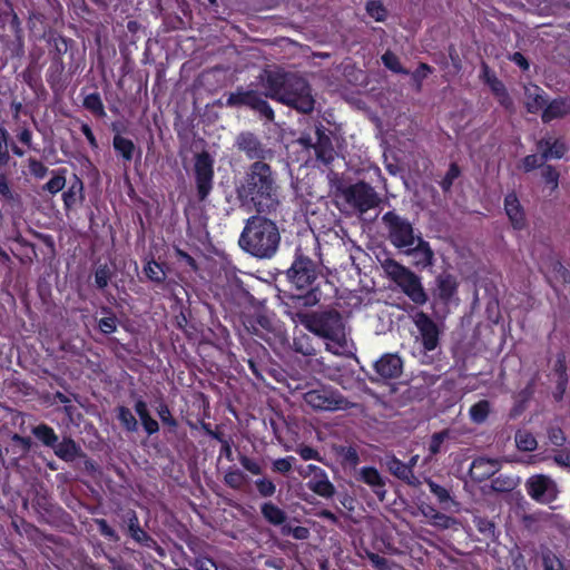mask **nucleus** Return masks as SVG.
I'll list each match as a JSON object with an SVG mask.
<instances>
[{"label":"nucleus","instance_id":"864d4df0","mask_svg":"<svg viewBox=\"0 0 570 570\" xmlns=\"http://www.w3.org/2000/svg\"><path fill=\"white\" fill-rule=\"evenodd\" d=\"M382 60L389 69L395 71V72H403L406 73V71L401 67V63L397 59V57L391 52H386L383 55Z\"/></svg>","mask_w":570,"mask_h":570},{"label":"nucleus","instance_id":"052dcab7","mask_svg":"<svg viewBox=\"0 0 570 570\" xmlns=\"http://www.w3.org/2000/svg\"><path fill=\"white\" fill-rule=\"evenodd\" d=\"M239 462L242 464V466L247 470L248 472H250L252 474H261L262 473V469H261V465L255 462L254 460L245 456V455H242L239 458Z\"/></svg>","mask_w":570,"mask_h":570},{"label":"nucleus","instance_id":"473e14b6","mask_svg":"<svg viewBox=\"0 0 570 570\" xmlns=\"http://www.w3.org/2000/svg\"><path fill=\"white\" fill-rule=\"evenodd\" d=\"M519 482V478L501 474L492 480L491 487L497 492H510Z\"/></svg>","mask_w":570,"mask_h":570},{"label":"nucleus","instance_id":"f03ea898","mask_svg":"<svg viewBox=\"0 0 570 570\" xmlns=\"http://www.w3.org/2000/svg\"><path fill=\"white\" fill-rule=\"evenodd\" d=\"M243 204H252L258 213L269 214L279 205V186L269 165L253 163L237 189Z\"/></svg>","mask_w":570,"mask_h":570},{"label":"nucleus","instance_id":"423d86ee","mask_svg":"<svg viewBox=\"0 0 570 570\" xmlns=\"http://www.w3.org/2000/svg\"><path fill=\"white\" fill-rule=\"evenodd\" d=\"M382 222L387 229L391 244L403 252L421 237L420 234L414 232L412 224L406 218L394 212L384 214Z\"/></svg>","mask_w":570,"mask_h":570},{"label":"nucleus","instance_id":"6e6552de","mask_svg":"<svg viewBox=\"0 0 570 570\" xmlns=\"http://www.w3.org/2000/svg\"><path fill=\"white\" fill-rule=\"evenodd\" d=\"M342 197L353 209L360 213H365L376 207L381 202L374 188L363 181L344 188Z\"/></svg>","mask_w":570,"mask_h":570},{"label":"nucleus","instance_id":"0eeeda50","mask_svg":"<svg viewBox=\"0 0 570 570\" xmlns=\"http://www.w3.org/2000/svg\"><path fill=\"white\" fill-rule=\"evenodd\" d=\"M305 403L315 411H340L351 407L341 393L330 386H321L304 393Z\"/></svg>","mask_w":570,"mask_h":570},{"label":"nucleus","instance_id":"2eb2a0df","mask_svg":"<svg viewBox=\"0 0 570 570\" xmlns=\"http://www.w3.org/2000/svg\"><path fill=\"white\" fill-rule=\"evenodd\" d=\"M537 149L542 159H560L567 154L568 146L561 138L546 136L537 142Z\"/></svg>","mask_w":570,"mask_h":570},{"label":"nucleus","instance_id":"72a5a7b5","mask_svg":"<svg viewBox=\"0 0 570 570\" xmlns=\"http://www.w3.org/2000/svg\"><path fill=\"white\" fill-rule=\"evenodd\" d=\"M450 438V431L443 430L441 432L434 433L431 436L429 444V455L425 459L426 461H431L434 455L441 452L443 443Z\"/></svg>","mask_w":570,"mask_h":570},{"label":"nucleus","instance_id":"39448f33","mask_svg":"<svg viewBox=\"0 0 570 570\" xmlns=\"http://www.w3.org/2000/svg\"><path fill=\"white\" fill-rule=\"evenodd\" d=\"M382 268L390 279L415 304L423 305L428 301L420 277L399 262L386 258Z\"/></svg>","mask_w":570,"mask_h":570},{"label":"nucleus","instance_id":"4be33fe9","mask_svg":"<svg viewBox=\"0 0 570 570\" xmlns=\"http://www.w3.org/2000/svg\"><path fill=\"white\" fill-rule=\"evenodd\" d=\"M360 479L373 489L381 499L384 498L385 482L375 468L365 466L360 470Z\"/></svg>","mask_w":570,"mask_h":570},{"label":"nucleus","instance_id":"5fc2aeb1","mask_svg":"<svg viewBox=\"0 0 570 570\" xmlns=\"http://www.w3.org/2000/svg\"><path fill=\"white\" fill-rule=\"evenodd\" d=\"M426 482L430 488V491L439 499L440 502H445L450 500V494L446 489L439 485L432 480H428Z\"/></svg>","mask_w":570,"mask_h":570},{"label":"nucleus","instance_id":"0e129e2a","mask_svg":"<svg viewBox=\"0 0 570 570\" xmlns=\"http://www.w3.org/2000/svg\"><path fill=\"white\" fill-rule=\"evenodd\" d=\"M157 413L164 423L173 426L176 425V421L173 419L167 405L160 404L157 409Z\"/></svg>","mask_w":570,"mask_h":570},{"label":"nucleus","instance_id":"c756f323","mask_svg":"<svg viewBox=\"0 0 570 570\" xmlns=\"http://www.w3.org/2000/svg\"><path fill=\"white\" fill-rule=\"evenodd\" d=\"M115 150L121 155L126 161H130L134 157L135 145L130 139L116 135L112 140Z\"/></svg>","mask_w":570,"mask_h":570},{"label":"nucleus","instance_id":"a18cd8bd","mask_svg":"<svg viewBox=\"0 0 570 570\" xmlns=\"http://www.w3.org/2000/svg\"><path fill=\"white\" fill-rule=\"evenodd\" d=\"M547 159H542L541 158V155L538 156V155H528L527 157L523 158L522 160V165H521V168L529 173L538 167H541L544 166L543 163L546 161Z\"/></svg>","mask_w":570,"mask_h":570},{"label":"nucleus","instance_id":"b1692460","mask_svg":"<svg viewBox=\"0 0 570 570\" xmlns=\"http://www.w3.org/2000/svg\"><path fill=\"white\" fill-rule=\"evenodd\" d=\"M524 104L529 112L535 114L541 110L546 105L543 91L535 85H530L524 88Z\"/></svg>","mask_w":570,"mask_h":570},{"label":"nucleus","instance_id":"9b49d317","mask_svg":"<svg viewBox=\"0 0 570 570\" xmlns=\"http://www.w3.org/2000/svg\"><path fill=\"white\" fill-rule=\"evenodd\" d=\"M214 160L208 153H202L195 159V175L198 196L205 199L213 187Z\"/></svg>","mask_w":570,"mask_h":570},{"label":"nucleus","instance_id":"09e8293b","mask_svg":"<svg viewBox=\"0 0 570 570\" xmlns=\"http://www.w3.org/2000/svg\"><path fill=\"white\" fill-rule=\"evenodd\" d=\"M556 371L559 374L558 389L560 391V395L557 399H560L561 395L563 394V392L566 391V385H567L566 366H564L562 357L558 358L557 364H556Z\"/></svg>","mask_w":570,"mask_h":570},{"label":"nucleus","instance_id":"58836bf2","mask_svg":"<svg viewBox=\"0 0 570 570\" xmlns=\"http://www.w3.org/2000/svg\"><path fill=\"white\" fill-rule=\"evenodd\" d=\"M118 420L121 425L130 432H135L138 429V423L131 411L125 406L118 409Z\"/></svg>","mask_w":570,"mask_h":570},{"label":"nucleus","instance_id":"9d476101","mask_svg":"<svg viewBox=\"0 0 570 570\" xmlns=\"http://www.w3.org/2000/svg\"><path fill=\"white\" fill-rule=\"evenodd\" d=\"M226 104L232 107L248 106L252 109L257 110L268 120L274 119V111L272 107L254 90H237L236 92H232L229 94Z\"/></svg>","mask_w":570,"mask_h":570},{"label":"nucleus","instance_id":"e2e57ef3","mask_svg":"<svg viewBox=\"0 0 570 570\" xmlns=\"http://www.w3.org/2000/svg\"><path fill=\"white\" fill-rule=\"evenodd\" d=\"M368 559L371 563L379 570H390V564L387 559L381 557L376 553H368Z\"/></svg>","mask_w":570,"mask_h":570},{"label":"nucleus","instance_id":"49530a36","mask_svg":"<svg viewBox=\"0 0 570 570\" xmlns=\"http://www.w3.org/2000/svg\"><path fill=\"white\" fill-rule=\"evenodd\" d=\"M255 484L258 492L263 497H272L276 491L275 484L271 480L265 478L256 480Z\"/></svg>","mask_w":570,"mask_h":570},{"label":"nucleus","instance_id":"412c9836","mask_svg":"<svg viewBox=\"0 0 570 570\" xmlns=\"http://www.w3.org/2000/svg\"><path fill=\"white\" fill-rule=\"evenodd\" d=\"M316 136L317 140L314 145L316 157L324 164H330L334 159L335 154L331 138L321 128L316 129Z\"/></svg>","mask_w":570,"mask_h":570},{"label":"nucleus","instance_id":"aec40b11","mask_svg":"<svg viewBox=\"0 0 570 570\" xmlns=\"http://www.w3.org/2000/svg\"><path fill=\"white\" fill-rule=\"evenodd\" d=\"M386 466L393 475L405 481L407 484L413 487L419 485L420 481L414 475L413 471H411V466L405 465L401 460L392 456L386 461Z\"/></svg>","mask_w":570,"mask_h":570},{"label":"nucleus","instance_id":"7c9ffc66","mask_svg":"<svg viewBox=\"0 0 570 570\" xmlns=\"http://www.w3.org/2000/svg\"><path fill=\"white\" fill-rule=\"evenodd\" d=\"M491 411V404L487 400H481L473 404L469 410V415L472 422L481 424L485 422Z\"/></svg>","mask_w":570,"mask_h":570},{"label":"nucleus","instance_id":"6e6d98bb","mask_svg":"<svg viewBox=\"0 0 570 570\" xmlns=\"http://www.w3.org/2000/svg\"><path fill=\"white\" fill-rule=\"evenodd\" d=\"M193 567L196 570H218L215 561L207 557H198L195 559Z\"/></svg>","mask_w":570,"mask_h":570},{"label":"nucleus","instance_id":"4c0bfd02","mask_svg":"<svg viewBox=\"0 0 570 570\" xmlns=\"http://www.w3.org/2000/svg\"><path fill=\"white\" fill-rule=\"evenodd\" d=\"M293 299L299 306H314L321 301V292L317 287H312L305 295L294 296Z\"/></svg>","mask_w":570,"mask_h":570},{"label":"nucleus","instance_id":"cd10ccee","mask_svg":"<svg viewBox=\"0 0 570 570\" xmlns=\"http://www.w3.org/2000/svg\"><path fill=\"white\" fill-rule=\"evenodd\" d=\"M263 517L274 525H281L286 521V513L272 502H266L261 508Z\"/></svg>","mask_w":570,"mask_h":570},{"label":"nucleus","instance_id":"603ef678","mask_svg":"<svg viewBox=\"0 0 570 570\" xmlns=\"http://www.w3.org/2000/svg\"><path fill=\"white\" fill-rule=\"evenodd\" d=\"M110 279L109 268L105 266H99L95 273V283L99 288H105L108 285Z\"/></svg>","mask_w":570,"mask_h":570},{"label":"nucleus","instance_id":"69168bd1","mask_svg":"<svg viewBox=\"0 0 570 570\" xmlns=\"http://www.w3.org/2000/svg\"><path fill=\"white\" fill-rule=\"evenodd\" d=\"M96 523H97L98 529L102 535L108 537L114 540H117V534H116L115 530L108 525L106 520L98 519V520H96Z\"/></svg>","mask_w":570,"mask_h":570},{"label":"nucleus","instance_id":"bf43d9fd","mask_svg":"<svg viewBox=\"0 0 570 570\" xmlns=\"http://www.w3.org/2000/svg\"><path fill=\"white\" fill-rule=\"evenodd\" d=\"M295 460L293 456L277 459L273 463V469L281 473H287L292 469V462Z\"/></svg>","mask_w":570,"mask_h":570},{"label":"nucleus","instance_id":"774afa93","mask_svg":"<svg viewBox=\"0 0 570 570\" xmlns=\"http://www.w3.org/2000/svg\"><path fill=\"white\" fill-rule=\"evenodd\" d=\"M553 459L558 465L570 468V449L559 452Z\"/></svg>","mask_w":570,"mask_h":570},{"label":"nucleus","instance_id":"a19ab883","mask_svg":"<svg viewBox=\"0 0 570 570\" xmlns=\"http://www.w3.org/2000/svg\"><path fill=\"white\" fill-rule=\"evenodd\" d=\"M83 106L98 116H105L102 101L98 94H90L85 97Z\"/></svg>","mask_w":570,"mask_h":570},{"label":"nucleus","instance_id":"dca6fc26","mask_svg":"<svg viewBox=\"0 0 570 570\" xmlns=\"http://www.w3.org/2000/svg\"><path fill=\"white\" fill-rule=\"evenodd\" d=\"M501 469V462L497 459L478 458L470 468V475L474 481L482 482L494 475Z\"/></svg>","mask_w":570,"mask_h":570},{"label":"nucleus","instance_id":"8fccbe9b","mask_svg":"<svg viewBox=\"0 0 570 570\" xmlns=\"http://www.w3.org/2000/svg\"><path fill=\"white\" fill-rule=\"evenodd\" d=\"M65 185H66L65 176L56 175L45 185L43 188L46 190H48L50 194H57L65 187Z\"/></svg>","mask_w":570,"mask_h":570},{"label":"nucleus","instance_id":"4468645a","mask_svg":"<svg viewBox=\"0 0 570 570\" xmlns=\"http://www.w3.org/2000/svg\"><path fill=\"white\" fill-rule=\"evenodd\" d=\"M413 322L421 334L424 348L433 351L439 343V331L435 323L423 312H417L413 316Z\"/></svg>","mask_w":570,"mask_h":570},{"label":"nucleus","instance_id":"13d9d810","mask_svg":"<svg viewBox=\"0 0 570 570\" xmlns=\"http://www.w3.org/2000/svg\"><path fill=\"white\" fill-rule=\"evenodd\" d=\"M548 438L551 444L561 446L566 442L564 433L559 428H551L548 432Z\"/></svg>","mask_w":570,"mask_h":570},{"label":"nucleus","instance_id":"6ab92c4d","mask_svg":"<svg viewBox=\"0 0 570 570\" xmlns=\"http://www.w3.org/2000/svg\"><path fill=\"white\" fill-rule=\"evenodd\" d=\"M307 488L323 498H331L335 493V488L323 469L308 480Z\"/></svg>","mask_w":570,"mask_h":570},{"label":"nucleus","instance_id":"f704fd0d","mask_svg":"<svg viewBox=\"0 0 570 570\" xmlns=\"http://www.w3.org/2000/svg\"><path fill=\"white\" fill-rule=\"evenodd\" d=\"M82 189V181L76 177L75 181L70 185L68 190L63 193V202L66 207H72L81 198Z\"/></svg>","mask_w":570,"mask_h":570},{"label":"nucleus","instance_id":"f3484780","mask_svg":"<svg viewBox=\"0 0 570 570\" xmlns=\"http://www.w3.org/2000/svg\"><path fill=\"white\" fill-rule=\"evenodd\" d=\"M404 254L413 257V263L420 267H428L433 262V250L431 249L428 242L422 237L414 242V244L404 250Z\"/></svg>","mask_w":570,"mask_h":570},{"label":"nucleus","instance_id":"e433bc0d","mask_svg":"<svg viewBox=\"0 0 570 570\" xmlns=\"http://www.w3.org/2000/svg\"><path fill=\"white\" fill-rule=\"evenodd\" d=\"M541 176L546 185L549 186L551 191H554L559 187V171L551 165H544L541 169Z\"/></svg>","mask_w":570,"mask_h":570},{"label":"nucleus","instance_id":"338daca9","mask_svg":"<svg viewBox=\"0 0 570 570\" xmlns=\"http://www.w3.org/2000/svg\"><path fill=\"white\" fill-rule=\"evenodd\" d=\"M430 72L431 68L425 63H421L414 71L413 79L416 81L417 88L421 87V81L426 78Z\"/></svg>","mask_w":570,"mask_h":570},{"label":"nucleus","instance_id":"f8f14e48","mask_svg":"<svg viewBox=\"0 0 570 570\" xmlns=\"http://www.w3.org/2000/svg\"><path fill=\"white\" fill-rule=\"evenodd\" d=\"M525 487L528 494L540 503H549L553 501L558 493L554 481L542 474L529 478Z\"/></svg>","mask_w":570,"mask_h":570},{"label":"nucleus","instance_id":"ddd939ff","mask_svg":"<svg viewBox=\"0 0 570 570\" xmlns=\"http://www.w3.org/2000/svg\"><path fill=\"white\" fill-rule=\"evenodd\" d=\"M237 148L246 154L249 159H271L273 153L266 149L258 138L252 132H242L236 138Z\"/></svg>","mask_w":570,"mask_h":570},{"label":"nucleus","instance_id":"37998d69","mask_svg":"<svg viewBox=\"0 0 570 570\" xmlns=\"http://www.w3.org/2000/svg\"><path fill=\"white\" fill-rule=\"evenodd\" d=\"M367 13L376 21H384L386 18V10L377 0H370L366 3Z\"/></svg>","mask_w":570,"mask_h":570},{"label":"nucleus","instance_id":"5701e85b","mask_svg":"<svg viewBox=\"0 0 570 570\" xmlns=\"http://www.w3.org/2000/svg\"><path fill=\"white\" fill-rule=\"evenodd\" d=\"M504 207L509 219L515 228L524 226V214L514 194H509L504 199Z\"/></svg>","mask_w":570,"mask_h":570},{"label":"nucleus","instance_id":"a878e982","mask_svg":"<svg viewBox=\"0 0 570 570\" xmlns=\"http://www.w3.org/2000/svg\"><path fill=\"white\" fill-rule=\"evenodd\" d=\"M128 531L131 538L148 548H153L156 542L155 540L139 527L138 518L135 513H131V515L128 519Z\"/></svg>","mask_w":570,"mask_h":570},{"label":"nucleus","instance_id":"a211bd4d","mask_svg":"<svg viewBox=\"0 0 570 570\" xmlns=\"http://www.w3.org/2000/svg\"><path fill=\"white\" fill-rule=\"evenodd\" d=\"M403 362L396 354H385L376 363V372L384 379L397 377L402 373Z\"/></svg>","mask_w":570,"mask_h":570},{"label":"nucleus","instance_id":"c9c22d12","mask_svg":"<svg viewBox=\"0 0 570 570\" xmlns=\"http://www.w3.org/2000/svg\"><path fill=\"white\" fill-rule=\"evenodd\" d=\"M515 444L519 450L527 452L535 450L538 445L533 434L524 430L515 433Z\"/></svg>","mask_w":570,"mask_h":570},{"label":"nucleus","instance_id":"1a4fd4ad","mask_svg":"<svg viewBox=\"0 0 570 570\" xmlns=\"http://www.w3.org/2000/svg\"><path fill=\"white\" fill-rule=\"evenodd\" d=\"M287 277L296 288H308L317 278L316 266L311 258L297 255L287 271Z\"/></svg>","mask_w":570,"mask_h":570},{"label":"nucleus","instance_id":"c03bdc74","mask_svg":"<svg viewBox=\"0 0 570 570\" xmlns=\"http://www.w3.org/2000/svg\"><path fill=\"white\" fill-rule=\"evenodd\" d=\"M9 159L8 132L3 127H0V167L7 165Z\"/></svg>","mask_w":570,"mask_h":570},{"label":"nucleus","instance_id":"7ed1b4c3","mask_svg":"<svg viewBox=\"0 0 570 570\" xmlns=\"http://www.w3.org/2000/svg\"><path fill=\"white\" fill-rule=\"evenodd\" d=\"M238 243L254 257L271 258L278 249L281 234L273 220L263 216H252L246 220Z\"/></svg>","mask_w":570,"mask_h":570},{"label":"nucleus","instance_id":"c85d7f7f","mask_svg":"<svg viewBox=\"0 0 570 570\" xmlns=\"http://www.w3.org/2000/svg\"><path fill=\"white\" fill-rule=\"evenodd\" d=\"M52 449L55 454L65 461H72L78 453L76 443L70 439H63L61 442H57Z\"/></svg>","mask_w":570,"mask_h":570},{"label":"nucleus","instance_id":"2f4dec72","mask_svg":"<svg viewBox=\"0 0 570 570\" xmlns=\"http://www.w3.org/2000/svg\"><path fill=\"white\" fill-rule=\"evenodd\" d=\"M33 435L45 445L53 448L58 442V435L53 429L46 424H40L32 430Z\"/></svg>","mask_w":570,"mask_h":570},{"label":"nucleus","instance_id":"ea45409f","mask_svg":"<svg viewBox=\"0 0 570 570\" xmlns=\"http://www.w3.org/2000/svg\"><path fill=\"white\" fill-rule=\"evenodd\" d=\"M144 272L150 281L156 282V283H161L166 277L165 271L155 261L148 262L144 268Z\"/></svg>","mask_w":570,"mask_h":570},{"label":"nucleus","instance_id":"79ce46f5","mask_svg":"<svg viewBox=\"0 0 570 570\" xmlns=\"http://www.w3.org/2000/svg\"><path fill=\"white\" fill-rule=\"evenodd\" d=\"M225 483L233 488V489H240L245 481H246V476L245 474L239 471V470H229L226 474H225Z\"/></svg>","mask_w":570,"mask_h":570},{"label":"nucleus","instance_id":"de8ad7c7","mask_svg":"<svg viewBox=\"0 0 570 570\" xmlns=\"http://www.w3.org/2000/svg\"><path fill=\"white\" fill-rule=\"evenodd\" d=\"M430 523L439 529H449L456 522L453 518L448 517L441 512H438L436 514H434V519H432Z\"/></svg>","mask_w":570,"mask_h":570},{"label":"nucleus","instance_id":"393cba45","mask_svg":"<svg viewBox=\"0 0 570 570\" xmlns=\"http://www.w3.org/2000/svg\"><path fill=\"white\" fill-rule=\"evenodd\" d=\"M570 114V100L560 98L551 101L543 110L542 120L549 122Z\"/></svg>","mask_w":570,"mask_h":570},{"label":"nucleus","instance_id":"680f3d73","mask_svg":"<svg viewBox=\"0 0 570 570\" xmlns=\"http://www.w3.org/2000/svg\"><path fill=\"white\" fill-rule=\"evenodd\" d=\"M298 454L303 460H317L321 461L320 453L311 446H301L297 449Z\"/></svg>","mask_w":570,"mask_h":570},{"label":"nucleus","instance_id":"f257e3e1","mask_svg":"<svg viewBox=\"0 0 570 570\" xmlns=\"http://www.w3.org/2000/svg\"><path fill=\"white\" fill-rule=\"evenodd\" d=\"M259 78L266 97L302 114L313 111L315 100L304 77L275 68L264 70Z\"/></svg>","mask_w":570,"mask_h":570},{"label":"nucleus","instance_id":"20e7f679","mask_svg":"<svg viewBox=\"0 0 570 570\" xmlns=\"http://www.w3.org/2000/svg\"><path fill=\"white\" fill-rule=\"evenodd\" d=\"M296 317L309 332L326 340V348L340 355L348 347L342 317L336 312L297 313Z\"/></svg>","mask_w":570,"mask_h":570},{"label":"nucleus","instance_id":"3c124183","mask_svg":"<svg viewBox=\"0 0 570 570\" xmlns=\"http://www.w3.org/2000/svg\"><path fill=\"white\" fill-rule=\"evenodd\" d=\"M460 169L455 164H451L445 177L441 181V186L443 190H449L453 184V181L459 177Z\"/></svg>","mask_w":570,"mask_h":570},{"label":"nucleus","instance_id":"4d7b16f0","mask_svg":"<svg viewBox=\"0 0 570 570\" xmlns=\"http://www.w3.org/2000/svg\"><path fill=\"white\" fill-rule=\"evenodd\" d=\"M99 330L105 334H111L116 331V317L115 316H107L99 321Z\"/></svg>","mask_w":570,"mask_h":570},{"label":"nucleus","instance_id":"bb28decb","mask_svg":"<svg viewBox=\"0 0 570 570\" xmlns=\"http://www.w3.org/2000/svg\"><path fill=\"white\" fill-rule=\"evenodd\" d=\"M439 296L443 301H450L458 288V283L454 276L450 274H441L438 279Z\"/></svg>","mask_w":570,"mask_h":570}]
</instances>
